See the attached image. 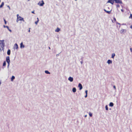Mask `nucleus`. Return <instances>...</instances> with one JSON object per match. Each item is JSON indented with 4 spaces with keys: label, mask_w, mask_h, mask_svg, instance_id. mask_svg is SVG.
<instances>
[{
    "label": "nucleus",
    "mask_w": 132,
    "mask_h": 132,
    "mask_svg": "<svg viewBox=\"0 0 132 132\" xmlns=\"http://www.w3.org/2000/svg\"><path fill=\"white\" fill-rule=\"evenodd\" d=\"M87 96V95L86 94L85 96V98H86Z\"/></svg>",
    "instance_id": "41"
},
{
    "label": "nucleus",
    "mask_w": 132,
    "mask_h": 132,
    "mask_svg": "<svg viewBox=\"0 0 132 132\" xmlns=\"http://www.w3.org/2000/svg\"><path fill=\"white\" fill-rule=\"evenodd\" d=\"M42 3L40 4L39 3H38V5H39V6H43V5H44V3L43 1H42Z\"/></svg>",
    "instance_id": "12"
},
{
    "label": "nucleus",
    "mask_w": 132,
    "mask_h": 132,
    "mask_svg": "<svg viewBox=\"0 0 132 132\" xmlns=\"http://www.w3.org/2000/svg\"><path fill=\"white\" fill-rule=\"evenodd\" d=\"M10 53H11V51H10V50L9 49L8 50V51H7V54L8 55H9L10 54Z\"/></svg>",
    "instance_id": "16"
},
{
    "label": "nucleus",
    "mask_w": 132,
    "mask_h": 132,
    "mask_svg": "<svg viewBox=\"0 0 132 132\" xmlns=\"http://www.w3.org/2000/svg\"><path fill=\"white\" fill-rule=\"evenodd\" d=\"M20 45V47L21 48H24V45H23L22 42L21 43Z\"/></svg>",
    "instance_id": "11"
},
{
    "label": "nucleus",
    "mask_w": 132,
    "mask_h": 132,
    "mask_svg": "<svg viewBox=\"0 0 132 132\" xmlns=\"http://www.w3.org/2000/svg\"><path fill=\"white\" fill-rule=\"evenodd\" d=\"M4 40H0V44H4Z\"/></svg>",
    "instance_id": "19"
},
{
    "label": "nucleus",
    "mask_w": 132,
    "mask_h": 132,
    "mask_svg": "<svg viewBox=\"0 0 132 132\" xmlns=\"http://www.w3.org/2000/svg\"><path fill=\"white\" fill-rule=\"evenodd\" d=\"M104 10L106 13H108V14H110L111 13V10L110 11H106V10H105V9H104Z\"/></svg>",
    "instance_id": "14"
},
{
    "label": "nucleus",
    "mask_w": 132,
    "mask_h": 132,
    "mask_svg": "<svg viewBox=\"0 0 132 132\" xmlns=\"http://www.w3.org/2000/svg\"><path fill=\"white\" fill-rule=\"evenodd\" d=\"M6 65V62L5 61H4L3 62V67L5 66Z\"/></svg>",
    "instance_id": "24"
},
{
    "label": "nucleus",
    "mask_w": 132,
    "mask_h": 132,
    "mask_svg": "<svg viewBox=\"0 0 132 132\" xmlns=\"http://www.w3.org/2000/svg\"><path fill=\"white\" fill-rule=\"evenodd\" d=\"M129 19L132 18V15L131 14H130V16L129 17Z\"/></svg>",
    "instance_id": "28"
},
{
    "label": "nucleus",
    "mask_w": 132,
    "mask_h": 132,
    "mask_svg": "<svg viewBox=\"0 0 132 132\" xmlns=\"http://www.w3.org/2000/svg\"><path fill=\"white\" fill-rule=\"evenodd\" d=\"M3 27H4V28L7 27V29L10 32H12V30H11V29H9V27L8 26H5V25H4Z\"/></svg>",
    "instance_id": "10"
},
{
    "label": "nucleus",
    "mask_w": 132,
    "mask_h": 132,
    "mask_svg": "<svg viewBox=\"0 0 132 132\" xmlns=\"http://www.w3.org/2000/svg\"><path fill=\"white\" fill-rule=\"evenodd\" d=\"M113 88H114V89H116V86L115 85H114L113 86Z\"/></svg>",
    "instance_id": "34"
},
{
    "label": "nucleus",
    "mask_w": 132,
    "mask_h": 132,
    "mask_svg": "<svg viewBox=\"0 0 132 132\" xmlns=\"http://www.w3.org/2000/svg\"><path fill=\"white\" fill-rule=\"evenodd\" d=\"M21 16H20L19 15V14H17V19H18L19 18H20V17Z\"/></svg>",
    "instance_id": "26"
},
{
    "label": "nucleus",
    "mask_w": 132,
    "mask_h": 132,
    "mask_svg": "<svg viewBox=\"0 0 132 132\" xmlns=\"http://www.w3.org/2000/svg\"><path fill=\"white\" fill-rule=\"evenodd\" d=\"M117 7H120V5L119 4H117L116 5Z\"/></svg>",
    "instance_id": "33"
},
{
    "label": "nucleus",
    "mask_w": 132,
    "mask_h": 132,
    "mask_svg": "<svg viewBox=\"0 0 132 132\" xmlns=\"http://www.w3.org/2000/svg\"><path fill=\"white\" fill-rule=\"evenodd\" d=\"M31 13H33V14H35V13H34V11H32Z\"/></svg>",
    "instance_id": "38"
},
{
    "label": "nucleus",
    "mask_w": 132,
    "mask_h": 132,
    "mask_svg": "<svg viewBox=\"0 0 132 132\" xmlns=\"http://www.w3.org/2000/svg\"><path fill=\"white\" fill-rule=\"evenodd\" d=\"M113 19H114V21H116V18H113Z\"/></svg>",
    "instance_id": "39"
},
{
    "label": "nucleus",
    "mask_w": 132,
    "mask_h": 132,
    "mask_svg": "<svg viewBox=\"0 0 132 132\" xmlns=\"http://www.w3.org/2000/svg\"><path fill=\"white\" fill-rule=\"evenodd\" d=\"M83 61H81L80 62V63H81V64H82V63H83Z\"/></svg>",
    "instance_id": "36"
},
{
    "label": "nucleus",
    "mask_w": 132,
    "mask_h": 132,
    "mask_svg": "<svg viewBox=\"0 0 132 132\" xmlns=\"http://www.w3.org/2000/svg\"><path fill=\"white\" fill-rule=\"evenodd\" d=\"M8 63V65H7V67L8 68H9V65H10V63Z\"/></svg>",
    "instance_id": "30"
},
{
    "label": "nucleus",
    "mask_w": 132,
    "mask_h": 132,
    "mask_svg": "<svg viewBox=\"0 0 132 132\" xmlns=\"http://www.w3.org/2000/svg\"><path fill=\"white\" fill-rule=\"evenodd\" d=\"M60 30V29L57 28L55 30V31L56 32H59Z\"/></svg>",
    "instance_id": "18"
},
{
    "label": "nucleus",
    "mask_w": 132,
    "mask_h": 132,
    "mask_svg": "<svg viewBox=\"0 0 132 132\" xmlns=\"http://www.w3.org/2000/svg\"><path fill=\"white\" fill-rule=\"evenodd\" d=\"M110 109V110H111V109L110 108V109Z\"/></svg>",
    "instance_id": "50"
},
{
    "label": "nucleus",
    "mask_w": 132,
    "mask_h": 132,
    "mask_svg": "<svg viewBox=\"0 0 132 132\" xmlns=\"http://www.w3.org/2000/svg\"><path fill=\"white\" fill-rule=\"evenodd\" d=\"M59 54H56V56H59Z\"/></svg>",
    "instance_id": "45"
},
{
    "label": "nucleus",
    "mask_w": 132,
    "mask_h": 132,
    "mask_svg": "<svg viewBox=\"0 0 132 132\" xmlns=\"http://www.w3.org/2000/svg\"><path fill=\"white\" fill-rule=\"evenodd\" d=\"M115 56V54L114 53H113L112 54L111 58L113 59L114 58V57Z\"/></svg>",
    "instance_id": "20"
},
{
    "label": "nucleus",
    "mask_w": 132,
    "mask_h": 132,
    "mask_svg": "<svg viewBox=\"0 0 132 132\" xmlns=\"http://www.w3.org/2000/svg\"><path fill=\"white\" fill-rule=\"evenodd\" d=\"M105 109H106V110H108V106L107 105H106L105 106Z\"/></svg>",
    "instance_id": "25"
},
{
    "label": "nucleus",
    "mask_w": 132,
    "mask_h": 132,
    "mask_svg": "<svg viewBox=\"0 0 132 132\" xmlns=\"http://www.w3.org/2000/svg\"><path fill=\"white\" fill-rule=\"evenodd\" d=\"M4 46V44H0V49L1 51L2 49L3 50V48Z\"/></svg>",
    "instance_id": "6"
},
{
    "label": "nucleus",
    "mask_w": 132,
    "mask_h": 132,
    "mask_svg": "<svg viewBox=\"0 0 132 132\" xmlns=\"http://www.w3.org/2000/svg\"><path fill=\"white\" fill-rule=\"evenodd\" d=\"M81 59L82 60V61H83V58H81Z\"/></svg>",
    "instance_id": "46"
},
{
    "label": "nucleus",
    "mask_w": 132,
    "mask_h": 132,
    "mask_svg": "<svg viewBox=\"0 0 132 132\" xmlns=\"http://www.w3.org/2000/svg\"><path fill=\"white\" fill-rule=\"evenodd\" d=\"M30 28H29V30H28V32H30Z\"/></svg>",
    "instance_id": "42"
},
{
    "label": "nucleus",
    "mask_w": 132,
    "mask_h": 132,
    "mask_svg": "<svg viewBox=\"0 0 132 132\" xmlns=\"http://www.w3.org/2000/svg\"><path fill=\"white\" fill-rule=\"evenodd\" d=\"M114 0H108L107 3H110L113 5L114 4Z\"/></svg>",
    "instance_id": "4"
},
{
    "label": "nucleus",
    "mask_w": 132,
    "mask_h": 132,
    "mask_svg": "<svg viewBox=\"0 0 132 132\" xmlns=\"http://www.w3.org/2000/svg\"><path fill=\"white\" fill-rule=\"evenodd\" d=\"M45 73L47 74H50V73L48 71L46 70L45 71Z\"/></svg>",
    "instance_id": "21"
},
{
    "label": "nucleus",
    "mask_w": 132,
    "mask_h": 132,
    "mask_svg": "<svg viewBox=\"0 0 132 132\" xmlns=\"http://www.w3.org/2000/svg\"><path fill=\"white\" fill-rule=\"evenodd\" d=\"M76 1L77 0H75Z\"/></svg>",
    "instance_id": "52"
},
{
    "label": "nucleus",
    "mask_w": 132,
    "mask_h": 132,
    "mask_svg": "<svg viewBox=\"0 0 132 132\" xmlns=\"http://www.w3.org/2000/svg\"><path fill=\"white\" fill-rule=\"evenodd\" d=\"M37 21H39V19H38V18H37Z\"/></svg>",
    "instance_id": "44"
},
{
    "label": "nucleus",
    "mask_w": 132,
    "mask_h": 132,
    "mask_svg": "<svg viewBox=\"0 0 132 132\" xmlns=\"http://www.w3.org/2000/svg\"><path fill=\"white\" fill-rule=\"evenodd\" d=\"M18 48V44L16 43L14 45V49L16 48V49H17Z\"/></svg>",
    "instance_id": "9"
},
{
    "label": "nucleus",
    "mask_w": 132,
    "mask_h": 132,
    "mask_svg": "<svg viewBox=\"0 0 132 132\" xmlns=\"http://www.w3.org/2000/svg\"><path fill=\"white\" fill-rule=\"evenodd\" d=\"M4 21L5 22V24H6V20H5V19H4Z\"/></svg>",
    "instance_id": "32"
},
{
    "label": "nucleus",
    "mask_w": 132,
    "mask_h": 132,
    "mask_svg": "<svg viewBox=\"0 0 132 132\" xmlns=\"http://www.w3.org/2000/svg\"><path fill=\"white\" fill-rule=\"evenodd\" d=\"M78 87L79 88V90H81L82 88V86L80 83H79L78 85Z\"/></svg>",
    "instance_id": "8"
},
{
    "label": "nucleus",
    "mask_w": 132,
    "mask_h": 132,
    "mask_svg": "<svg viewBox=\"0 0 132 132\" xmlns=\"http://www.w3.org/2000/svg\"><path fill=\"white\" fill-rule=\"evenodd\" d=\"M130 51L131 52H132V48H130Z\"/></svg>",
    "instance_id": "40"
},
{
    "label": "nucleus",
    "mask_w": 132,
    "mask_h": 132,
    "mask_svg": "<svg viewBox=\"0 0 132 132\" xmlns=\"http://www.w3.org/2000/svg\"><path fill=\"white\" fill-rule=\"evenodd\" d=\"M15 79V77L14 76H12L11 78V81H12L13 79Z\"/></svg>",
    "instance_id": "23"
},
{
    "label": "nucleus",
    "mask_w": 132,
    "mask_h": 132,
    "mask_svg": "<svg viewBox=\"0 0 132 132\" xmlns=\"http://www.w3.org/2000/svg\"><path fill=\"white\" fill-rule=\"evenodd\" d=\"M112 61L110 60H108L107 62V63L109 64L112 63Z\"/></svg>",
    "instance_id": "13"
},
{
    "label": "nucleus",
    "mask_w": 132,
    "mask_h": 132,
    "mask_svg": "<svg viewBox=\"0 0 132 132\" xmlns=\"http://www.w3.org/2000/svg\"><path fill=\"white\" fill-rule=\"evenodd\" d=\"M76 89L75 87H74L72 88V91L73 93H75L76 92Z\"/></svg>",
    "instance_id": "15"
},
{
    "label": "nucleus",
    "mask_w": 132,
    "mask_h": 132,
    "mask_svg": "<svg viewBox=\"0 0 132 132\" xmlns=\"http://www.w3.org/2000/svg\"><path fill=\"white\" fill-rule=\"evenodd\" d=\"M23 21V22L24 21V20L23 18H22L21 16L20 17V18H19L18 19H17L16 22H18V21Z\"/></svg>",
    "instance_id": "1"
},
{
    "label": "nucleus",
    "mask_w": 132,
    "mask_h": 132,
    "mask_svg": "<svg viewBox=\"0 0 132 132\" xmlns=\"http://www.w3.org/2000/svg\"><path fill=\"white\" fill-rule=\"evenodd\" d=\"M28 0V1H30V0Z\"/></svg>",
    "instance_id": "51"
},
{
    "label": "nucleus",
    "mask_w": 132,
    "mask_h": 132,
    "mask_svg": "<svg viewBox=\"0 0 132 132\" xmlns=\"http://www.w3.org/2000/svg\"><path fill=\"white\" fill-rule=\"evenodd\" d=\"M4 2H2V3L1 5L0 6V8H2L3 6L4 5Z\"/></svg>",
    "instance_id": "22"
},
{
    "label": "nucleus",
    "mask_w": 132,
    "mask_h": 132,
    "mask_svg": "<svg viewBox=\"0 0 132 132\" xmlns=\"http://www.w3.org/2000/svg\"><path fill=\"white\" fill-rule=\"evenodd\" d=\"M48 48L49 49H50L51 48L50 47H49Z\"/></svg>",
    "instance_id": "49"
},
{
    "label": "nucleus",
    "mask_w": 132,
    "mask_h": 132,
    "mask_svg": "<svg viewBox=\"0 0 132 132\" xmlns=\"http://www.w3.org/2000/svg\"><path fill=\"white\" fill-rule=\"evenodd\" d=\"M89 115L90 117H92V114L90 112H89Z\"/></svg>",
    "instance_id": "27"
},
{
    "label": "nucleus",
    "mask_w": 132,
    "mask_h": 132,
    "mask_svg": "<svg viewBox=\"0 0 132 132\" xmlns=\"http://www.w3.org/2000/svg\"><path fill=\"white\" fill-rule=\"evenodd\" d=\"M126 30L125 29H121L120 31V32L121 34H124L126 32Z\"/></svg>",
    "instance_id": "2"
},
{
    "label": "nucleus",
    "mask_w": 132,
    "mask_h": 132,
    "mask_svg": "<svg viewBox=\"0 0 132 132\" xmlns=\"http://www.w3.org/2000/svg\"><path fill=\"white\" fill-rule=\"evenodd\" d=\"M114 1L116 3L121 4L122 3V1L121 0H114Z\"/></svg>",
    "instance_id": "3"
},
{
    "label": "nucleus",
    "mask_w": 132,
    "mask_h": 132,
    "mask_svg": "<svg viewBox=\"0 0 132 132\" xmlns=\"http://www.w3.org/2000/svg\"><path fill=\"white\" fill-rule=\"evenodd\" d=\"M113 103L112 102H110L109 104V105L110 106L112 107L113 106Z\"/></svg>",
    "instance_id": "17"
},
{
    "label": "nucleus",
    "mask_w": 132,
    "mask_h": 132,
    "mask_svg": "<svg viewBox=\"0 0 132 132\" xmlns=\"http://www.w3.org/2000/svg\"><path fill=\"white\" fill-rule=\"evenodd\" d=\"M87 92H88L87 90H86L85 91V93H86V94L87 95Z\"/></svg>",
    "instance_id": "31"
},
{
    "label": "nucleus",
    "mask_w": 132,
    "mask_h": 132,
    "mask_svg": "<svg viewBox=\"0 0 132 132\" xmlns=\"http://www.w3.org/2000/svg\"><path fill=\"white\" fill-rule=\"evenodd\" d=\"M7 7H8L10 10L11 9L10 8L9 5H7Z\"/></svg>",
    "instance_id": "35"
},
{
    "label": "nucleus",
    "mask_w": 132,
    "mask_h": 132,
    "mask_svg": "<svg viewBox=\"0 0 132 132\" xmlns=\"http://www.w3.org/2000/svg\"><path fill=\"white\" fill-rule=\"evenodd\" d=\"M121 11L122 12H123L124 11L122 9H121Z\"/></svg>",
    "instance_id": "43"
},
{
    "label": "nucleus",
    "mask_w": 132,
    "mask_h": 132,
    "mask_svg": "<svg viewBox=\"0 0 132 132\" xmlns=\"http://www.w3.org/2000/svg\"><path fill=\"white\" fill-rule=\"evenodd\" d=\"M116 23L117 24H119V25H120V23H119L118 22H116Z\"/></svg>",
    "instance_id": "37"
},
{
    "label": "nucleus",
    "mask_w": 132,
    "mask_h": 132,
    "mask_svg": "<svg viewBox=\"0 0 132 132\" xmlns=\"http://www.w3.org/2000/svg\"><path fill=\"white\" fill-rule=\"evenodd\" d=\"M6 61L7 63H10V57L9 56H7L6 58Z\"/></svg>",
    "instance_id": "5"
},
{
    "label": "nucleus",
    "mask_w": 132,
    "mask_h": 132,
    "mask_svg": "<svg viewBox=\"0 0 132 132\" xmlns=\"http://www.w3.org/2000/svg\"><path fill=\"white\" fill-rule=\"evenodd\" d=\"M130 28L132 29V26H131L130 27Z\"/></svg>",
    "instance_id": "48"
},
{
    "label": "nucleus",
    "mask_w": 132,
    "mask_h": 132,
    "mask_svg": "<svg viewBox=\"0 0 132 132\" xmlns=\"http://www.w3.org/2000/svg\"><path fill=\"white\" fill-rule=\"evenodd\" d=\"M38 21H36L35 22V24H37V23H38Z\"/></svg>",
    "instance_id": "29"
},
{
    "label": "nucleus",
    "mask_w": 132,
    "mask_h": 132,
    "mask_svg": "<svg viewBox=\"0 0 132 132\" xmlns=\"http://www.w3.org/2000/svg\"><path fill=\"white\" fill-rule=\"evenodd\" d=\"M87 116V115H85V117H86Z\"/></svg>",
    "instance_id": "47"
},
{
    "label": "nucleus",
    "mask_w": 132,
    "mask_h": 132,
    "mask_svg": "<svg viewBox=\"0 0 132 132\" xmlns=\"http://www.w3.org/2000/svg\"><path fill=\"white\" fill-rule=\"evenodd\" d=\"M68 80L71 82H72L73 81V78L71 77H70L68 78Z\"/></svg>",
    "instance_id": "7"
}]
</instances>
